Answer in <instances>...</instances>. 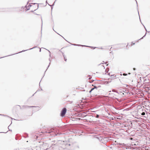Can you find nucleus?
Returning a JSON list of instances; mask_svg holds the SVG:
<instances>
[{"instance_id":"nucleus-1","label":"nucleus","mask_w":150,"mask_h":150,"mask_svg":"<svg viewBox=\"0 0 150 150\" xmlns=\"http://www.w3.org/2000/svg\"><path fill=\"white\" fill-rule=\"evenodd\" d=\"M61 147L63 149H68L79 148L78 143L72 139H69L68 141H63L62 143Z\"/></svg>"},{"instance_id":"nucleus-2","label":"nucleus","mask_w":150,"mask_h":150,"mask_svg":"<svg viewBox=\"0 0 150 150\" xmlns=\"http://www.w3.org/2000/svg\"><path fill=\"white\" fill-rule=\"evenodd\" d=\"M45 132L47 133L50 134V135L52 136H55L57 135V133L56 130L53 128L48 129L46 130Z\"/></svg>"},{"instance_id":"nucleus-3","label":"nucleus","mask_w":150,"mask_h":150,"mask_svg":"<svg viewBox=\"0 0 150 150\" xmlns=\"http://www.w3.org/2000/svg\"><path fill=\"white\" fill-rule=\"evenodd\" d=\"M67 110L66 108H64L61 110L60 112V116L62 117H64L67 112Z\"/></svg>"},{"instance_id":"nucleus-4","label":"nucleus","mask_w":150,"mask_h":150,"mask_svg":"<svg viewBox=\"0 0 150 150\" xmlns=\"http://www.w3.org/2000/svg\"><path fill=\"white\" fill-rule=\"evenodd\" d=\"M37 47V46H35V47H33L32 48L30 49H29L26 50H22L21 51V52H18V53H15V54H11V55H14V54H18V53H20L22 52H25V51H27V50H32V49H33L34 48H35ZM10 55H8V56H6L3 57H0V59L4 57H7V56H10Z\"/></svg>"},{"instance_id":"nucleus-5","label":"nucleus","mask_w":150,"mask_h":150,"mask_svg":"<svg viewBox=\"0 0 150 150\" xmlns=\"http://www.w3.org/2000/svg\"><path fill=\"white\" fill-rule=\"evenodd\" d=\"M37 47V46H35V47H33L32 48L30 49H29L26 50H22L21 51V52H18V53H15V54H11V55H14V54H18V53H20L22 52H25V51H27V50H32V49H33L34 48H35ZM10 55H8V56H6L3 57H0V59L4 57H7V56H10Z\"/></svg>"},{"instance_id":"nucleus-6","label":"nucleus","mask_w":150,"mask_h":150,"mask_svg":"<svg viewBox=\"0 0 150 150\" xmlns=\"http://www.w3.org/2000/svg\"><path fill=\"white\" fill-rule=\"evenodd\" d=\"M37 47V46H35V47H33L32 48L30 49H29L26 50H22L21 51V52H18V53H15V54H11V55H14V54H18V53H20L22 52H25V51H27V50H32V49H33L34 48H35ZM10 55H8V56H6L3 57H0V59L4 57H7V56H10Z\"/></svg>"},{"instance_id":"nucleus-7","label":"nucleus","mask_w":150,"mask_h":150,"mask_svg":"<svg viewBox=\"0 0 150 150\" xmlns=\"http://www.w3.org/2000/svg\"><path fill=\"white\" fill-rule=\"evenodd\" d=\"M57 146V145H56V144H52V145L49 148L51 147H52L53 149L52 150H54V149H55L56 148V147Z\"/></svg>"},{"instance_id":"nucleus-8","label":"nucleus","mask_w":150,"mask_h":150,"mask_svg":"<svg viewBox=\"0 0 150 150\" xmlns=\"http://www.w3.org/2000/svg\"><path fill=\"white\" fill-rule=\"evenodd\" d=\"M116 92L119 94L122 97L124 95V93H123L122 92H118V91H116Z\"/></svg>"},{"instance_id":"nucleus-9","label":"nucleus","mask_w":150,"mask_h":150,"mask_svg":"<svg viewBox=\"0 0 150 150\" xmlns=\"http://www.w3.org/2000/svg\"><path fill=\"white\" fill-rule=\"evenodd\" d=\"M71 44L72 45H74V46H82L83 47L84 46H86L85 45H78V44H72V43H71Z\"/></svg>"},{"instance_id":"nucleus-10","label":"nucleus","mask_w":150,"mask_h":150,"mask_svg":"<svg viewBox=\"0 0 150 150\" xmlns=\"http://www.w3.org/2000/svg\"><path fill=\"white\" fill-rule=\"evenodd\" d=\"M48 144H47L45 143H43V147H44L45 146H47L48 147L46 149H45L44 150H47L49 149V148H48Z\"/></svg>"},{"instance_id":"nucleus-11","label":"nucleus","mask_w":150,"mask_h":150,"mask_svg":"<svg viewBox=\"0 0 150 150\" xmlns=\"http://www.w3.org/2000/svg\"><path fill=\"white\" fill-rule=\"evenodd\" d=\"M37 106H24V107L25 108H33V107H36Z\"/></svg>"},{"instance_id":"nucleus-12","label":"nucleus","mask_w":150,"mask_h":150,"mask_svg":"<svg viewBox=\"0 0 150 150\" xmlns=\"http://www.w3.org/2000/svg\"><path fill=\"white\" fill-rule=\"evenodd\" d=\"M66 133H67V134H71V129H68L67 130V131L66 132Z\"/></svg>"},{"instance_id":"nucleus-13","label":"nucleus","mask_w":150,"mask_h":150,"mask_svg":"<svg viewBox=\"0 0 150 150\" xmlns=\"http://www.w3.org/2000/svg\"><path fill=\"white\" fill-rule=\"evenodd\" d=\"M71 132L72 133H77V131L75 129H71Z\"/></svg>"},{"instance_id":"nucleus-14","label":"nucleus","mask_w":150,"mask_h":150,"mask_svg":"<svg viewBox=\"0 0 150 150\" xmlns=\"http://www.w3.org/2000/svg\"><path fill=\"white\" fill-rule=\"evenodd\" d=\"M23 137L25 138H26L28 137V134L27 133H24Z\"/></svg>"},{"instance_id":"nucleus-15","label":"nucleus","mask_w":150,"mask_h":150,"mask_svg":"<svg viewBox=\"0 0 150 150\" xmlns=\"http://www.w3.org/2000/svg\"><path fill=\"white\" fill-rule=\"evenodd\" d=\"M85 46H84V47H91V48L93 49H94L96 48V47H94L90 46H86V45H85Z\"/></svg>"},{"instance_id":"nucleus-16","label":"nucleus","mask_w":150,"mask_h":150,"mask_svg":"<svg viewBox=\"0 0 150 150\" xmlns=\"http://www.w3.org/2000/svg\"><path fill=\"white\" fill-rule=\"evenodd\" d=\"M0 115H4V116H6V117H10V118H11L12 120H13V119H14V120H15V119H13V118H12V117H9L8 116H7V115H3V114H0Z\"/></svg>"},{"instance_id":"nucleus-17","label":"nucleus","mask_w":150,"mask_h":150,"mask_svg":"<svg viewBox=\"0 0 150 150\" xmlns=\"http://www.w3.org/2000/svg\"><path fill=\"white\" fill-rule=\"evenodd\" d=\"M136 4H137V8L138 13V14H139V11H138V5L137 2V1H136ZM139 17L140 20V21H141V20H140V16H139Z\"/></svg>"},{"instance_id":"nucleus-18","label":"nucleus","mask_w":150,"mask_h":150,"mask_svg":"<svg viewBox=\"0 0 150 150\" xmlns=\"http://www.w3.org/2000/svg\"><path fill=\"white\" fill-rule=\"evenodd\" d=\"M109 71V69L108 68H107L105 70V72H106L105 74H106V73H108Z\"/></svg>"},{"instance_id":"nucleus-19","label":"nucleus","mask_w":150,"mask_h":150,"mask_svg":"<svg viewBox=\"0 0 150 150\" xmlns=\"http://www.w3.org/2000/svg\"><path fill=\"white\" fill-rule=\"evenodd\" d=\"M54 3H55V2H54V4H52V5H50L49 4H48V5H49L51 7V8H52V9L53 8V6L54 5Z\"/></svg>"},{"instance_id":"nucleus-20","label":"nucleus","mask_w":150,"mask_h":150,"mask_svg":"<svg viewBox=\"0 0 150 150\" xmlns=\"http://www.w3.org/2000/svg\"><path fill=\"white\" fill-rule=\"evenodd\" d=\"M52 144H56V145H57V143H56V142L55 141H52L51 143V145H52Z\"/></svg>"},{"instance_id":"nucleus-21","label":"nucleus","mask_w":150,"mask_h":150,"mask_svg":"<svg viewBox=\"0 0 150 150\" xmlns=\"http://www.w3.org/2000/svg\"><path fill=\"white\" fill-rule=\"evenodd\" d=\"M50 62L47 68V69H46V70H45V73H44V76L45 75V73L46 71H47V69H48V67H49L50 66Z\"/></svg>"},{"instance_id":"nucleus-22","label":"nucleus","mask_w":150,"mask_h":150,"mask_svg":"<svg viewBox=\"0 0 150 150\" xmlns=\"http://www.w3.org/2000/svg\"><path fill=\"white\" fill-rule=\"evenodd\" d=\"M146 33L145 34V35L143 37H142L140 39H139V40L143 39L145 37V36H146Z\"/></svg>"},{"instance_id":"nucleus-23","label":"nucleus","mask_w":150,"mask_h":150,"mask_svg":"<svg viewBox=\"0 0 150 150\" xmlns=\"http://www.w3.org/2000/svg\"><path fill=\"white\" fill-rule=\"evenodd\" d=\"M141 115H145V113L144 112H142L141 113Z\"/></svg>"},{"instance_id":"nucleus-24","label":"nucleus","mask_w":150,"mask_h":150,"mask_svg":"<svg viewBox=\"0 0 150 150\" xmlns=\"http://www.w3.org/2000/svg\"><path fill=\"white\" fill-rule=\"evenodd\" d=\"M99 117V115L98 114H96V115L95 116V117L97 118H98Z\"/></svg>"},{"instance_id":"nucleus-25","label":"nucleus","mask_w":150,"mask_h":150,"mask_svg":"<svg viewBox=\"0 0 150 150\" xmlns=\"http://www.w3.org/2000/svg\"><path fill=\"white\" fill-rule=\"evenodd\" d=\"M143 25V26H144V28H145V30L146 31V32H147L148 33L150 32V31H147V30H146V28H145V27L144 26V25Z\"/></svg>"},{"instance_id":"nucleus-26","label":"nucleus","mask_w":150,"mask_h":150,"mask_svg":"<svg viewBox=\"0 0 150 150\" xmlns=\"http://www.w3.org/2000/svg\"><path fill=\"white\" fill-rule=\"evenodd\" d=\"M127 74L125 73H124L123 74V75L124 76H127Z\"/></svg>"},{"instance_id":"nucleus-27","label":"nucleus","mask_w":150,"mask_h":150,"mask_svg":"<svg viewBox=\"0 0 150 150\" xmlns=\"http://www.w3.org/2000/svg\"><path fill=\"white\" fill-rule=\"evenodd\" d=\"M64 57V61H67V59L65 57Z\"/></svg>"},{"instance_id":"nucleus-28","label":"nucleus","mask_w":150,"mask_h":150,"mask_svg":"<svg viewBox=\"0 0 150 150\" xmlns=\"http://www.w3.org/2000/svg\"><path fill=\"white\" fill-rule=\"evenodd\" d=\"M93 88H94V89H97V87L96 86H94V87Z\"/></svg>"},{"instance_id":"nucleus-29","label":"nucleus","mask_w":150,"mask_h":150,"mask_svg":"<svg viewBox=\"0 0 150 150\" xmlns=\"http://www.w3.org/2000/svg\"><path fill=\"white\" fill-rule=\"evenodd\" d=\"M94 81V80H91V81H89V82L90 83H92Z\"/></svg>"},{"instance_id":"nucleus-30","label":"nucleus","mask_w":150,"mask_h":150,"mask_svg":"<svg viewBox=\"0 0 150 150\" xmlns=\"http://www.w3.org/2000/svg\"><path fill=\"white\" fill-rule=\"evenodd\" d=\"M32 6V5L30 4L28 5V7H31Z\"/></svg>"},{"instance_id":"nucleus-31","label":"nucleus","mask_w":150,"mask_h":150,"mask_svg":"<svg viewBox=\"0 0 150 150\" xmlns=\"http://www.w3.org/2000/svg\"><path fill=\"white\" fill-rule=\"evenodd\" d=\"M50 53V57L51 56V54H50V52L49 50H47Z\"/></svg>"},{"instance_id":"nucleus-32","label":"nucleus","mask_w":150,"mask_h":150,"mask_svg":"<svg viewBox=\"0 0 150 150\" xmlns=\"http://www.w3.org/2000/svg\"><path fill=\"white\" fill-rule=\"evenodd\" d=\"M24 8V7L23 6L21 7V9H23Z\"/></svg>"},{"instance_id":"nucleus-33","label":"nucleus","mask_w":150,"mask_h":150,"mask_svg":"<svg viewBox=\"0 0 150 150\" xmlns=\"http://www.w3.org/2000/svg\"><path fill=\"white\" fill-rule=\"evenodd\" d=\"M92 91L91 90H90L89 91V92L90 93H91V92Z\"/></svg>"},{"instance_id":"nucleus-34","label":"nucleus","mask_w":150,"mask_h":150,"mask_svg":"<svg viewBox=\"0 0 150 150\" xmlns=\"http://www.w3.org/2000/svg\"><path fill=\"white\" fill-rule=\"evenodd\" d=\"M29 9H30L29 7L28 8H26V10L27 11L28 10H29Z\"/></svg>"},{"instance_id":"nucleus-35","label":"nucleus","mask_w":150,"mask_h":150,"mask_svg":"<svg viewBox=\"0 0 150 150\" xmlns=\"http://www.w3.org/2000/svg\"><path fill=\"white\" fill-rule=\"evenodd\" d=\"M94 89V88H92L91 90L92 91Z\"/></svg>"},{"instance_id":"nucleus-36","label":"nucleus","mask_w":150,"mask_h":150,"mask_svg":"<svg viewBox=\"0 0 150 150\" xmlns=\"http://www.w3.org/2000/svg\"><path fill=\"white\" fill-rule=\"evenodd\" d=\"M115 91V90L114 89L112 90V91L113 92H116V91Z\"/></svg>"},{"instance_id":"nucleus-37","label":"nucleus","mask_w":150,"mask_h":150,"mask_svg":"<svg viewBox=\"0 0 150 150\" xmlns=\"http://www.w3.org/2000/svg\"><path fill=\"white\" fill-rule=\"evenodd\" d=\"M62 53V55H63V56L64 57H65V55H64V54L63 53Z\"/></svg>"},{"instance_id":"nucleus-38","label":"nucleus","mask_w":150,"mask_h":150,"mask_svg":"<svg viewBox=\"0 0 150 150\" xmlns=\"http://www.w3.org/2000/svg\"><path fill=\"white\" fill-rule=\"evenodd\" d=\"M133 70H134V71H135L136 70V68H133Z\"/></svg>"},{"instance_id":"nucleus-39","label":"nucleus","mask_w":150,"mask_h":150,"mask_svg":"<svg viewBox=\"0 0 150 150\" xmlns=\"http://www.w3.org/2000/svg\"><path fill=\"white\" fill-rule=\"evenodd\" d=\"M114 76V75H112L110 76V77H112V76Z\"/></svg>"},{"instance_id":"nucleus-40","label":"nucleus","mask_w":150,"mask_h":150,"mask_svg":"<svg viewBox=\"0 0 150 150\" xmlns=\"http://www.w3.org/2000/svg\"><path fill=\"white\" fill-rule=\"evenodd\" d=\"M110 54H113V52H112V51L111 52H110Z\"/></svg>"},{"instance_id":"nucleus-41","label":"nucleus","mask_w":150,"mask_h":150,"mask_svg":"<svg viewBox=\"0 0 150 150\" xmlns=\"http://www.w3.org/2000/svg\"><path fill=\"white\" fill-rule=\"evenodd\" d=\"M31 0H28V2H27V4H28V3Z\"/></svg>"},{"instance_id":"nucleus-42","label":"nucleus","mask_w":150,"mask_h":150,"mask_svg":"<svg viewBox=\"0 0 150 150\" xmlns=\"http://www.w3.org/2000/svg\"><path fill=\"white\" fill-rule=\"evenodd\" d=\"M108 75H109L110 76V73H109L108 74Z\"/></svg>"},{"instance_id":"nucleus-43","label":"nucleus","mask_w":150,"mask_h":150,"mask_svg":"<svg viewBox=\"0 0 150 150\" xmlns=\"http://www.w3.org/2000/svg\"><path fill=\"white\" fill-rule=\"evenodd\" d=\"M46 4H47V3L48 4H49L47 3V0H46Z\"/></svg>"},{"instance_id":"nucleus-44","label":"nucleus","mask_w":150,"mask_h":150,"mask_svg":"<svg viewBox=\"0 0 150 150\" xmlns=\"http://www.w3.org/2000/svg\"><path fill=\"white\" fill-rule=\"evenodd\" d=\"M108 62H105V64H107V63H108Z\"/></svg>"},{"instance_id":"nucleus-45","label":"nucleus","mask_w":150,"mask_h":150,"mask_svg":"<svg viewBox=\"0 0 150 150\" xmlns=\"http://www.w3.org/2000/svg\"><path fill=\"white\" fill-rule=\"evenodd\" d=\"M38 8H38H37V9H35V10H34V11H35Z\"/></svg>"},{"instance_id":"nucleus-46","label":"nucleus","mask_w":150,"mask_h":150,"mask_svg":"<svg viewBox=\"0 0 150 150\" xmlns=\"http://www.w3.org/2000/svg\"><path fill=\"white\" fill-rule=\"evenodd\" d=\"M39 90H38L36 91V92H35V93L34 94H35V93H36L37 92H38V91H39Z\"/></svg>"},{"instance_id":"nucleus-47","label":"nucleus","mask_w":150,"mask_h":150,"mask_svg":"<svg viewBox=\"0 0 150 150\" xmlns=\"http://www.w3.org/2000/svg\"><path fill=\"white\" fill-rule=\"evenodd\" d=\"M112 48V47H111L110 49V51H111V49Z\"/></svg>"},{"instance_id":"nucleus-48","label":"nucleus","mask_w":150,"mask_h":150,"mask_svg":"<svg viewBox=\"0 0 150 150\" xmlns=\"http://www.w3.org/2000/svg\"><path fill=\"white\" fill-rule=\"evenodd\" d=\"M39 52H41V49H40V50H39Z\"/></svg>"},{"instance_id":"nucleus-49","label":"nucleus","mask_w":150,"mask_h":150,"mask_svg":"<svg viewBox=\"0 0 150 150\" xmlns=\"http://www.w3.org/2000/svg\"><path fill=\"white\" fill-rule=\"evenodd\" d=\"M30 11L31 12H33L34 11Z\"/></svg>"},{"instance_id":"nucleus-50","label":"nucleus","mask_w":150,"mask_h":150,"mask_svg":"<svg viewBox=\"0 0 150 150\" xmlns=\"http://www.w3.org/2000/svg\"><path fill=\"white\" fill-rule=\"evenodd\" d=\"M41 91L43 90L42 89V88H41Z\"/></svg>"},{"instance_id":"nucleus-51","label":"nucleus","mask_w":150,"mask_h":150,"mask_svg":"<svg viewBox=\"0 0 150 150\" xmlns=\"http://www.w3.org/2000/svg\"><path fill=\"white\" fill-rule=\"evenodd\" d=\"M39 86H40V88H41V87H40V84H39Z\"/></svg>"},{"instance_id":"nucleus-52","label":"nucleus","mask_w":150,"mask_h":150,"mask_svg":"<svg viewBox=\"0 0 150 150\" xmlns=\"http://www.w3.org/2000/svg\"><path fill=\"white\" fill-rule=\"evenodd\" d=\"M9 130L10 131H12V130H10V129H9Z\"/></svg>"},{"instance_id":"nucleus-53","label":"nucleus","mask_w":150,"mask_h":150,"mask_svg":"<svg viewBox=\"0 0 150 150\" xmlns=\"http://www.w3.org/2000/svg\"><path fill=\"white\" fill-rule=\"evenodd\" d=\"M25 7L26 8V7H27V6H25Z\"/></svg>"},{"instance_id":"nucleus-54","label":"nucleus","mask_w":150,"mask_h":150,"mask_svg":"<svg viewBox=\"0 0 150 150\" xmlns=\"http://www.w3.org/2000/svg\"><path fill=\"white\" fill-rule=\"evenodd\" d=\"M49 60L50 61V58L49 59Z\"/></svg>"},{"instance_id":"nucleus-55","label":"nucleus","mask_w":150,"mask_h":150,"mask_svg":"<svg viewBox=\"0 0 150 150\" xmlns=\"http://www.w3.org/2000/svg\"><path fill=\"white\" fill-rule=\"evenodd\" d=\"M110 82V81H108V82H107V83H109V82Z\"/></svg>"},{"instance_id":"nucleus-56","label":"nucleus","mask_w":150,"mask_h":150,"mask_svg":"<svg viewBox=\"0 0 150 150\" xmlns=\"http://www.w3.org/2000/svg\"><path fill=\"white\" fill-rule=\"evenodd\" d=\"M32 4H36V3H34V4L33 3Z\"/></svg>"},{"instance_id":"nucleus-57","label":"nucleus","mask_w":150,"mask_h":150,"mask_svg":"<svg viewBox=\"0 0 150 150\" xmlns=\"http://www.w3.org/2000/svg\"><path fill=\"white\" fill-rule=\"evenodd\" d=\"M9 126L8 127V128L9 129Z\"/></svg>"},{"instance_id":"nucleus-58","label":"nucleus","mask_w":150,"mask_h":150,"mask_svg":"<svg viewBox=\"0 0 150 150\" xmlns=\"http://www.w3.org/2000/svg\"><path fill=\"white\" fill-rule=\"evenodd\" d=\"M4 133V132H0V133Z\"/></svg>"},{"instance_id":"nucleus-59","label":"nucleus","mask_w":150,"mask_h":150,"mask_svg":"<svg viewBox=\"0 0 150 150\" xmlns=\"http://www.w3.org/2000/svg\"><path fill=\"white\" fill-rule=\"evenodd\" d=\"M129 74H130V73H129Z\"/></svg>"},{"instance_id":"nucleus-60","label":"nucleus","mask_w":150,"mask_h":150,"mask_svg":"<svg viewBox=\"0 0 150 150\" xmlns=\"http://www.w3.org/2000/svg\"><path fill=\"white\" fill-rule=\"evenodd\" d=\"M100 48L101 49H103L102 47H101Z\"/></svg>"},{"instance_id":"nucleus-61","label":"nucleus","mask_w":150,"mask_h":150,"mask_svg":"<svg viewBox=\"0 0 150 150\" xmlns=\"http://www.w3.org/2000/svg\"><path fill=\"white\" fill-rule=\"evenodd\" d=\"M83 91H85V90H83Z\"/></svg>"},{"instance_id":"nucleus-62","label":"nucleus","mask_w":150,"mask_h":150,"mask_svg":"<svg viewBox=\"0 0 150 150\" xmlns=\"http://www.w3.org/2000/svg\"><path fill=\"white\" fill-rule=\"evenodd\" d=\"M34 94H33V96H34Z\"/></svg>"},{"instance_id":"nucleus-63","label":"nucleus","mask_w":150,"mask_h":150,"mask_svg":"<svg viewBox=\"0 0 150 150\" xmlns=\"http://www.w3.org/2000/svg\"><path fill=\"white\" fill-rule=\"evenodd\" d=\"M7 132H6L5 133H6Z\"/></svg>"},{"instance_id":"nucleus-64","label":"nucleus","mask_w":150,"mask_h":150,"mask_svg":"<svg viewBox=\"0 0 150 150\" xmlns=\"http://www.w3.org/2000/svg\"><path fill=\"white\" fill-rule=\"evenodd\" d=\"M31 150H33V149H31Z\"/></svg>"}]
</instances>
